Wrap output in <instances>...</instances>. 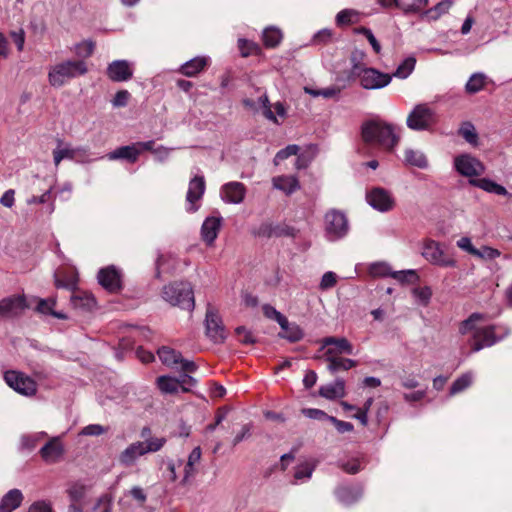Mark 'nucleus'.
<instances>
[{
    "label": "nucleus",
    "mask_w": 512,
    "mask_h": 512,
    "mask_svg": "<svg viewBox=\"0 0 512 512\" xmlns=\"http://www.w3.org/2000/svg\"><path fill=\"white\" fill-rule=\"evenodd\" d=\"M130 93L127 90L118 91L113 100L112 104L114 107H125L128 104Z\"/></svg>",
    "instance_id": "obj_61"
},
{
    "label": "nucleus",
    "mask_w": 512,
    "mask_h": 512,
    "mask_svg": "<svg viewBox=\"0 0 512 512\" xmlns=\"http://www.w3.org/2000/svg\"><path fill=\"white\" fill-rule=\"evenodd\" d=\"M319 395L335 400L345 396V382L342 379H336L334 383L323 385L319 388Z\"/></svg>",
    "instance_id": "obj_28"
},
{
    "label": "nucleus",
    "mask_w": 512,
    "mask_h": 512,
    "mask_svg": "<svg viewBox=\"0 0 512 512\" xmlns=\"http://www.w3.org/2000/svg\"><path fill=\"white\" fill-rule=\"evenodd\" d=\"M360 79V84L364 89L374 90L381 89L390 84L392 76L387 73H382L374 68H367L357 76Z\"/></svg>",
    "instance_id": "obj_14"
},
{
    "label": "nucleus",
    "mask_w": 512,
    "mask_h": 512,
    "mask_svg": "<svg viewBox=\"0 0 512 512\" xmlns=\"http://www.w3.org/2000/svg\"><path fill=\"white\" fill-rule=\"evenodd\" d=\"M56 301L55 299H47V300H40L37 305V310L42 314H50L56 318L59 319H66V315L60 312H56L53 310V307L55 306Z\"/></svg>",
    "instance_id": "obj_45"
},
{
    "label": "nucleus",
    "mask_w": 512,
    "mask_h": 512,
    "mask_svg": "<svg viewBox=\"0 0 512 512\" xmlns=\"http://www.w3.org/2000/svg\"><path fill=\"white\" fill-rule=\"evenodd\" d=\"M157 354L161 362L171 369L186 373H193L197 370V365L193 361L184 359L179 352L170 347H161Z\"/></svg>",
    "instance_id": "obj_9"
},
{
    "label": "nucleus",
    "mask_w": 512,
    "mask_h": 512,
    "mask_svg": "<svg viewBox=\"0 0 512 512\" xmlns=\"http://www.w3.org/2000/svg\"><path fill=\"white\" fill-rule=\"evenodd\" d=\"M337 283V275L334 272L328 271L324 273L320 282L321 290H328L334 287Z\"/></svg>",
    "instance_id": "obj_58"
},
{
    "label": "nucleus",
    "mask_w": 512,
    "mask_h": 512,
    "mask_svg": "<svg viewBox=\"0 0 512 512\" xmlns=\"http://www.w3.org/2000/svg\"><path fill=\"white\" fill-rule=\"evenodd\" d=\"M22 501V492L19 489H12L2 497L0 512H12L21 505Z\"/></svg>",
    "instance_id": "obj_30"
},
{
    "label": "nucleus",
    "mask_w": 512,
    "mask_h": 512,
    "mask_svg": "<svg viewBox=\"0 0 512 512\" xmlns=\"http://www.w3.org/2000/svg\"><path fill=\"white\" fill-rule=\"evenodd\" d=\"M163 299L173 306L191 311L194 308V296L189 283H172L163 288Z\"/></svg>",
    "instance_id": "obj_5"
},
{
    "label": "nucleus",
    "mask_w": 512,
    "mask_h": 512,
    "mask_svg": "<svg viewBox=\"0 0 512 512\" xmlns=\"http://www.w3.org/2000/svg\"><path fill=\"white\" fill-rule=\"evenodd\" d=\"M369 272L372 276L385 277L391 276V268L385 263H375L369 268Z\"/></svg>",
    "instance_id": "obj_56"
},
{
    "label": "nucleus",
    "mask_w": 512,
    "mask_h": 512,
    "mask_svg": "<svg viewBox=\"0 0 512 512\" xmlns=\"http://www.w3.org/2000/svg\"><path fill=\"white\" fill-rule=\"evenodd\" d=\"M361 494L362 492L360 489L353 487H340L336 491V495L339 501H341L344 504H351L355 502L357 499L360 498Z\"/></svg>",
    "instance_id": "obj_38"
},
{
    "label": "nucleus",
    "mask_w": 512,
    "mask_h": 512,
    "mask_svg": "<svg viewBox=\"0 0 512 512\" xmlns=\"http://www.w3.org/2000/svg\"><path fill=\"white\" fill-rule=\"evenodd\" d=\"M357 13L354 10L345 9L340 11L336 16L338 25H347L356 22Z\"/></svg>",
    "instance_id": "obj_54"
},
{
    "label": "nucleus",
    "mask_w": 512,
    "mask_h": 512,
    "mask_svg": "<svg viewBox=\"0 0 512 512\" xmlns=\"http://www.w3.org/2000/svg\"><path fill=\"white\" fill-rule=\"evenodd\" d=\"M328 362V370L334 374L337 373L340 370L347 371L353 367H356L358 365V362L349 359V358H343V357H337L335 359H332Z\"/></svg>",
    "instance_id": "obj_36"
},
{
    "label": "nucleus",
    "mask_w": 512,
    "mask_h": 512,
    "mask_svg": "<svg viewBox=\"0 0 512 512\" xmlns=\"http://www.w3.org/2000/svg\"><path fill=\"white\" fill-rule=\"evenodd\" d=\"M94 49L95 43L93 41L86 40L75 46V53L78 57L85 59L93 54Z\"/></svg>",
    "instance_id": "obj_49"
},
{
    "label": "nucleus",
    "mask_w": 512,
    "mask_h": 512,
    "mask_svg": "<svg viewBox=\"0 0 512 512\" xmlns=\"http://www.w3.org/2000/svg\"><path fill=\"white\" fill-rule=\"evenodd\" d=\"M111 500L112 499L108 494L100 496L93 507V512H110Z\"/></svg>",
    "instance_id": "obj_57"
},
{
    "label": "nucleus",
    "mask_w": 512,
    "mask_h": 512,
    "mask_svg": "<svg viewBox=\"0 0 512 512\" xmlns=\"http://www.w3.org/2000/svg\"><path fill=\"white\" fill-rule=\"evenodd\" d=\"M362 138L367 144L392 151L400 141V133L392 124L381 120H370L362 126Z\"/></svg>",
    "instance_id": "obj_1"
},
{
    "label": "nucleus",
    "mask_w": 512,
    "mask_h": 512,
    "mask_svg": "<svg viewBox=\"0 0 512 512\" xmlns=\"http://www.w3.org/2000/svg\"><path fill=\"white\" fill-rule=\"evenodd\" d=\"M202 451L199 446L195 447L188 456L187 462L184 466L183 478L180 484L187 486L195 478L198 473L197 466L200 463Z\"/></svg>",
    "instance_id": "obj_22"
},
{
    "label": "nucleus",
    "mask_w": 512,
    "mask_h": 512,
    "mask_svg": "<svg viewBox=\"0 0 512 512\" xmlns=\"http://www.w3.org/2000/svg\"><path fill=\"white\" fill-rule=\"evenodd\" d=\"M436 123V112L427 104L416 105L406 120L407 127L414 131L430 130Z\"/></svg>",
    "instance_id": "obj_6"
},
{
    "label": "nucleus",
    "mask_w": 512,
    "mask_h": 512,
    "mask_svg": "<svg viewBox=\"0 0 512 512\" xmlns=\"http://www.w3.org/2000/svg\"><path fill=\"white\" fill-rule=\"evenodd\" d=\"M97 278L99 284L111 293H116L122 288L121 273L113 265L100 269Z\"/></svg>",
    "instance_id": "obj_16"
},
{
    "label": "nucleus",
    "mask_w": 512,
    "mask_h": 512,
    "mask_svg": "<svg viewBox=\"0 0 512 512\" xmlns=\"http://www.w3.org/2000/svg\"><path fill=\"white\" fill-rule=\"evenodd\" d=\"M391 277L401 283H409L418 279L415 270L392 271Z\"/></svg>",
    "instance_id": "obj_51"
},
{
    "label": "nucleus",
    "mask_w": 512,
    "mask_h": 512,
    "mask_svg": "<svg viewBox=\"0 0 512 512\" xmlns=\"http://www.w3.org/2000/svg\"><path fill=\"white\" fill-rule=\"evenodd\" d=\"M452 5V2L450 0H445L442 2H439L433 9H430L426 12V14L433 19L438 18L440 15L446 13Z\"/></svg>",
    "instance_id": "obj_55"
},
{
    "label": "nucleus",
    "mask_w": 512,
    "mask_h": 512,
    "mask_svg": "<svg viewBox=\"0 0 512 512\" xmlns=\"http://www.w3.org/2000/svg\"><path fill=\"white\" fill-rule=\"evenodd\" d=\"M238 47H239V50L243 57H247L249 55L256 54L260 50V48L257 44H255L254 42L245 40V39L238 40Z\"/></svg>",
    "instance_id": "obj_52"
},
{
    "label": "nucleus",
    "mask_w": 512,
    "mask_h": 512,
    "mask_svg": "<svg viewBox=\"0 0 512 512\" xmlns=\"http://www.w3.org/2000/svg\"><path fill=\"white\" fill-rule=\"evenodd\" d=\"M299 151V147L295 144L288 145L284 149L278 151L274 157V164L279 165V163L290 156L296 155Z\"/></svg>",
    "instance_id": "obj_53"
},
{
    "label": "nucleus",
    "mask_w": 512,
    "mask_h": 512,
    "mask_svg": "<svg viewBox=\"0 0 512 512\" xmlns=\"http://www.w3.org/2000/svg\"><path fill=\"white\" fill-rule=\"evenodd\" d=\"M404 162L406 165L415 166L420 169L428 167V160L423 152L408 148L404 152Z\"/></svg>",
    "instance_id": "obj_33"
},
{
    "label": "nucleus",
    "mask_w": 512,
    "mask_h": 512,
    "mask_svg": "<svg viewBox=\"0 0 512 512\" xmlns=\"http://www.w3.org/2000/svg\"><path fill=\"white\" fill-rule=\"evenodd\" d=\"M243 105L251 110H257L258 108H261L263 110V115L273 121L274 123H278L277 118L274 114V112L271 109V106L269 104V100L266 94H263L259 96L258 102L256 103L252 99H244Z\"/></svg>",
    "instance_id": "obj_27"
},
{
    "label": "nucleus",
    "mask_w": 512,
    "mask_h": 512,
    "mask_svg": "<svg viewBox=\"0 0 512 512\" xmlns=\"http://www.w3.org/2000/svg\"><path fill=\"white\" fill-rule=\"evenodd\" d=\"M325 230L329 240L344 237L349 230L348 220L344 213L331 210L325 215Z\"/></svg>",
    "instance_id": "obj_10"
},
{
    "label": "nucleus",
    "mask_w": 512,
    "mask_h": 512,
    "mask_svg": "<svg viewBox=\"0 0 512 512\" xmlns=\"http://www.w3.org/2000/svg\"><path fill=\"white\" fill-rule=\"evenodd\" d=\"M365 58L366 54L361 50H354L351 53L350 61L352 65V74L354 76H358L362 73L363 70H366L367 67H365Z\"/></svg>",
    "instance_id": "obj_42"
},
{
    "label": "nucleus",
    "mask_w": 512,
    "mask_h": 512,
    "mask_svg": "<svg viewBox=\"0 0 512 512\" xmlns=\"http://www.w3.org/2000/svg\"><path fill=\"white\" fill-rule=\"evenodd\" d=\"M109 160L124 159L131 163L137 161L139 157L138 147L135 143L127 146H121L116 150L110 152L106 156Z\"/></svg>",
    "instance_id": "obj_29"
},
{
    "label": "nucleus",
    "mask_w": 512,
    "mask_h": 512,
    "mask_svg": "<svg viewBox=\"0 0 512 512\" xmlns=\"http://www.w3.org/2000/svg\"><path fill=\"white\" fill-rule=\"evenodd\" d=\"M459 135L463 137L468 143L475 144L478 140V135L474 125L470 122H464L460 129Z\"/></svg>",
    "instance_id": "obj_47"
},
{
    "label": "nucleus",
    "mask_w": 512,
    "mask_h": 512,
    "mask_svg": "<svg viewBox=\"0 0 512 512\" xmlns=\"http://www.w3.org/2000/svg\"><path fill=\"white\" fill-rule=\"evenodd\" d=\"M9 39L16 45L18 51H22L25 42V33L22 29L12 31L9 34Z\"/></svg>",
    "instance_id": "obj_62"
},
{
    "label": "nucleus",
    "mask_w": 512,
    "mask_h": 512,
    "mask_svg": "<svg viewBox=\"0 0 512 512\" xmlns=\"http://www.w3.org/2000/svg\"><path fill=\"white\" fill-rule=\"evenodd\" d=\"M483 320V315L473 313L470 317L464 320L459 327V332L462 335L472 333L469 340L472 352H478L485 347H490L503 338L495 335V326L477 327L476 323Z\"/></svg>",
    "instance_id": "obj_2"
},
{
    "label": "nucleus",
    "mask_w": 512,
    "mask_h": 512,
    "mask_svg": "<svg viewBox=\"0 0 512 512\" xmlns=\"http://www.w3.org/2000/svg\"><path fill=\"white\" fill-rule=\"evenodd\" d=\"M415 65L416 59L414 57H407L399 64L396 71L391 76L406 79L415 69Z\"/></svg>",
    "instance_id": "obj_40"
},
{
    "label": "nucleus",
    "mask_w": 512,
    "mask_h": 512,
    "mask_svg": "<svg viewBox=\"0 0 512 512\" xmlns=\"http://www.w3.org/2000/svg\"><path fill=\"white\" fill-rule=\"evenodd\" d=\"M368 204L379 212H388L395 207V198L392 193L382 187H374L367 191Z\"/></svg>",
    "instance_id": "obj_13"
},
{
    "label": "nucleus",
    "mask_w": 512,
    "mask_h": 512,
    "mask_svg": "<svg viewBox=\"0 0 512 512\" xmlns=\"http://www.w3.org/2000/svg\"><path fill=\"white\" fill-rule=\"evenodd\" d=\"M275 189L286 194H291L300 188L299 181L295 176H277L272 179Z\"/></svg>",
    "instance_id": "obj_32"
},
{
    "label": "nucleus",
    "mask_w": 512,
    "mask_h": 512,
    "mask_svg": "<svg viewBox=\"0 0 512 512\" xmlns=\"http://www.w3.org/2000/svg\"><path fill=\"white\" fill-rule=\"evenodd\" d=\"M247 189L241 182L232 181L224 184L220 189L221 199L229 204H240L246 196Z\"/></svg>",
    "instance_id": "obj_21"
},
{
    "label": "nucleus",
    "mask_w": 512,
    "mask_h": 512,
    "mask_svg": "<svg viewBox=\"0 0 512 512\" xmlns=\"http://www.w3.org/2000/svg\"><path fill=\"white\" fill-rule=\"evenodd\" d=\"M469 183L472 186L480 188L488 193L502 195V196L510 195L504 186L494 182L493 180H491L489 178L469 179Z\"/></svg>",
    "instance_id": "obj_25"
},
{
    "label": "nucleus",
    "mask_w": 512,
    "mask_h": 512,
    "mask_svg": "<svg viewBox=\"0 0 512 512\" xmlns=\"http://www.w3.org/2000/svg\"><path fill=\"white\" fill-rule=\"evenodd\" d=\"M107 76L113 82H126L133 77V64L127 60H114L107 67Z\"/></svg>",
    "instance_id": "obj_18"
},
{
    "label": "nucleus",
    "mask_w": 512,
    "mask_h": 512,
    "mask_svg": "<svg viewBox=\"0 0 512 512\" xmlns=\"http://www.w3.org/2000/svg\"><path fill=\"white\" fill-rule=\"evenodd\" d=\"M469 183L472 186L480 188L488 193L502 195V196L510 195L504 186L494 182L493 180H491L489 178L469 179Z\"/></svg>",
    "instance_id": "obj_26"
},
{
    "label": "nucleus",
    "mask_w": 512,
    "mask_h": 512,
    "mask_svg": "<svg viewBox=\"0 0 512 512\" xmlns=\"http://www.w3.org/2000/svg\"><path fill=\"white\" fill-rule=\"evenodd\" d=\"M236 334L239 339V341L243 344H252L255 342V339L252 335V333L247 330L245 327H238L236 328Z\"/></svg>",
    "instance_id": "obj_63"
},
{
    "label": "nucleus",
    "mask_w": 512,
    "mask_h": 512,
    "mask_svg": "<svg viewBox=\"0 0 512 512\" xmlns=\"http://www.w3.org/2000/svg\"><path fill=\"white\" fill-rule=\"evenodd\" d=\"M282 37L281 31L275 27L266 28L262 36L264 45L268 48L276 47L281 42Z\"/></svg>",
    "instance_id": "obj_41"
},
{
    "label": "nucleus",
    "mask_w": 512,
    "mask_h": 512,
    "mask_svg": "<svg viewBox=\"0 0 512 512\" xmlns=\"http://www.w3.org/2000/svg\"><path fill=\"white\" fill-rule=\"evenodd\" d=\"M456 245L459 249L467 252L468 254L474 256L477 253V248L472 244L471 238L469 237H461L457 240Z\"/></svg>",
    "instance_id": "obj_59"
},
{
    "label": "nucleus",
    "mask_w": 512,
    "mask_h": 512,
    "mask_svg": "<svg viewBox=\"0 0 512 512\" xmlns=\"http://www.w3.org/2000/svg\"><path fill=\"white\" fill-rule=\"evenodd\" d=\"M315 469V463L312 461H306L298 465L295 469L294 478L296 481H307L311 478L312 473Z\"/></svg>",
    "instance_id": "obj_44"
},
{
    "label": "nucleus",
    "mask_w": 512,
    "mask_h": 512,
    "mask_svg": "<svg viewBox=\"0 0 512 512\" xmlns=\"http://www.w3.org/2000/svg\"><path fill=\"white\" fill-rule=\"evenodd\" d=\"M62 454L63 446L58 438H53L40 449V455L47 463H56Z\"/></svg>",
    "instance_id": "obj_23"
},
{
    "label": "nucleus",
    "mask_w": 512,
    "mask_h": 512,
    "mask_svg": "<svg viewBox=\"0 0 512 512\" xmlns=\"http://www.w3.org/2000/svg\"><path fill=\"white\" fill-rule=\"evenodd\" d=\"M205 188L206 185L203 176H195L190 180L186 195L188 212H195L198 210L199 206L197 205V202L200 201L204 195Z\"/></svg>",
    "instance_id": "obj_19"
},
{
    "label": "nucleus",
    "mask_w": 512,
    "mask_h": 512,
    "mask_svg": "<svg viewBox=\"0 0 512 512\" xmlns=\"http://www.w3.org/2000/svg\"><path fill=\"white\" fill-rule=\"evenodd\" d=\"M474 380V375L471 372L465 373L458 377L450 387L449 395L454 396L465 389H467Z\"/></svg>",
    "instance_id": "obj_37"
},
{
    "label": "nucleus",
    "mask_w": 512,
    "mask_h": 512,
    "mask_svg": "<svg viewBox=\"0 0 512 512\" xmlns=\"http://www.w3.org/2000/svg\"><path fill=\"white\" fill-rule=\"evenodd\" d=\"M422 256L431 264L440 267L454 268L457 266V261L448 256L441 244L433 239H425L422 245Z\"/></svg>",
    "instance_id": "obj_7"
},
{
    "label": "nucleus",
    "mask_w": 512,
    "mask_h": 512,
    "mask_svg": "<svg viewBox=\"0 0 512 512\" xmlns=\"http://www.w3.org/2000/svg\"><path fill=\"white\" fill-rule=\"evenodd\" d=\"M486 84V76L483 73H474L470 76L465 85L468 94H475L481 91Z\"/></svg>",
    "instance_id": "obj_39"
},
{
    "label": "nucleus",
    "mask_w": 512,
    "mask_h": 512,
    "mask_svg": "<svg viewBox=\"0 0 512 512\" xmlns=\"http://www.w3.org/2000/svg\"><path fill=\"white\" fill-rule=\"evenodd\" d=\"M26 307V301L23 296H8L0 300V316L4 318L16 317L20 315Z\"/></svg>",
    "instance_id": "obj_20"
},
{
    "label": "nucleus",
    "mask_w": 512,
    "mask_h": 512,
    "mask_svg": "<svg viewBox=\"0 0 512 512\" xmlns=\"http://www.w3.org/2000/svg\"><path fill=\"white\" fill-rule=\"evenodd\" d=\"M87 72L88 67L83 59H68L49 68L48 81L51 86L60 88L70 80L83 76Z\"/></svg>",
    "instance_id": "obj_3"
},
{
    "label": "nucleus",
    "mask_w": 512,
    "mask_h": 512,
    "mask_svg": "<svg viewBox=\"0 0 512 512\" xmlns=\"http://www.w3.org/2000/svg\"><path fill=\"white\" fill-rule=\"evenodd\" d=\"M500 255L501 252L498 249L490 246H482L480 249L477 248V253H475L474 257L482 260H493L500 257Z\"/></svg>",
    "instance_id": "obj_50"
},
{
    "label": "nucleus",
    "mask_w": 512,
    "mask_h": 512,
    "mask_svg": "<svg viewBox=\"0 0 512 512\" xmlns=\"http://www.w3.org/2000/svg\"><path fill=\"white\" fill-rule=\"evenodd\" d=\"M157 386L163 393L176 394L181 392L180 382L175 377L160 376L157 378Z\"/></svg>",
    "instance_id": "obj_35"
},
{
    "label": "nucleus",
    "mask_w": 512,
    "mask_h": 512,
    "mask_svg": "<svg viewBox=\"0 0 512 512\" xmlns=\"http://www.w3.org/2000/svg\"><path fill=\"white\" fill-rule=\"evenodd\" d=\"M71 303L75 308L89 310L95 306L96 301L90 293L78 291L72 294Z\"/></svg>",
    "instance_id": "obj_34"
},
{
    "label": "nucleus",
    "mask_w": 512,
    "mask_h": 512,
    "mask_svg": "<svg viewBox=\"0 0 512 512\" xmlns=\"http://www.w3.org/2000/svg\"><path fill=\"white\" fill-rule=\"evenodd\" d=\"M28 512H53L51 504L47 501L40 500L34 502L30 507Z\"/></svg>",
    "instance_id": "obj_64"
},
{
    "label": "nucleus",
    "mask_w": 512,
    "mask_h": 512,
    "mask_svg": "<svg viewBox=\"0 0 512 512\" xmlns=\"http://www.w3.org/2000/svg\"><path fill=\"white\" fill-rule=\"evenodd\" d=\"M107 428L100 424H90L84 427L81 434L86 436H99L107 432Z\"/></svg>",
    "instance_id": "obj_60"
},
{
    "label": "nucleus",
    "mask_w": 512,
    "mask_h": 512,
    "mask_svg": "<svg viewBox=\"0 0 512 512\" xmlns=\"http://www.w3.org/2000/svg\"><path fill=\"white\" fill-rule=\"evenodd\" d=\"M208 63V57L198 56L184 63L180 68V72L187 77H193L201 72Z\"/></svg>",
    "instance_id": "obj_31"
},
{
    "label": "nucleus",
    "mask_w": 512,
    "mask_h": 512,
    "mask_svg": "<svg viewBox=\"0 0 512 512\" xmlns=\"http://www.w3.org/2000/svg\"><path fill=\"white\" fill-rule=\"evenodd\" d=\"M279 335L290 342H297L303 338V331L296 323H291Z\"/></svg>",
    "instance_id": "obj_46"
},
{
    "label": "nucleus",
    "mask_w": 512,
    "mask_h": 512,
    "mask_svg": "<svg viewBox=\"0 0 512 512\" xmlns=\"http://www.w3.org/2000/svg\"><path fill=\"white\" fill-rule=\"evenodd\" d=\"M164 437H152L145 441H136L128 445L118 456V462L123 467H132L137 460L148 454L158 452L165 445Z\"/></svg>",
    "instance_id": "obj_4"
},
{
    "label": "nucleus",
    "mask_w": 512,
    "mask_h": 512,
    "mask_svg": "<svg viewBox=\"0 0 512 512\" xmlns=\"http://www.w3.org/2000/svg\"><path fill=\"white\" fill-rule=\"evenodd\" d=\"M4 380L9 387L22 395L32 396L37 391L36 382L21 372L7 371Z\"/></svg>",
    "instance_id": "obj_11"
},
{
    "label": "nucleus",
    "mask_w": 512,
    "mask_h": 512,
    "mask_svg": "<svg viewBox=\"0 0 512 512\" xmlns=\"http://www.w3.org/2000/svg\"><path fill=\"white\" fill-rule=\"evenodd\" d=\"M206 334L215 343L224 341L226 334L218 313L211 307L206 312Z\"/></svg>",
    "instance_id": "obj_17"
},
{
    "label": "nucleus",
    "mask_w": 512,
    "mask_h": 512,
    "mask_svg": "<svg viewBox=\"0 0 512 512\" xmlns=\"http://www.w3.org/2000/svg\"><path fill=\"white\" fill-rule=\"evenodd\" d=\"M320 351H323V357L330 361L342 354L352 355L353 345L344 337H325L320 340Z\"/></svg>",
    "instance_id": "obj_8"
},
{
    "label": "nucleus",
    "mask_w": 512,
    "mask_h": 512,
    "mask_svg": "<svg viewBox=\"0 0 512 512\" xmlns=\"http://www.w3.org/2000/svg\"><path fill=\"white\" fill-rule=\"evenodd\" d=\"M221 226V218L220 217H208L201 228V234L203 240L211 245L218 236V232Z\"/></svg>",
    "instance_id": "obj_24"
},
{
    "label": "nucleus",
    "mask_w": 512,
    "mask_h": 512,
    "mask_svg": "<svg viewBox=\"0 0 512 512\" xmlns=\"http://www.w3.org/2000/svg\"><path fill=\"white\" fill-rule=\"evenodd\" d=\"M63 159H69L76 162H87L88 150L84 147H72L70 145L62 147V141H59L58 147L53 151L55 166H58Z\"/></svg>",
    "instance_id": "obj_15"
},
{
    "label": "nucleus",
    "mask_w": 512,
    "mask_h": 512,
    "mask_svg": "<svg viewBox=\"0 0 512 512\" xmlns=\"http://www.w3.org/2000/svg\"><path fill=\"white\" fill-rule=\"evenodd\" d=\"M412 293L422 306H427L432 297V290L428 286L414 288Z\"/></svg>",
    "instance_id": "obj_48"
},
{
    "label": "nucleus",
    "mask_w": 512,
    "mask_h": 512,
    "mask_svg": "<svg viewBox=\"0 0 512 512\" xmlns=\"http://www.w3.org/2000/svg\"><path fill=\"white\" fill-rule=\"evenodd\" d=\"M428 0H398V8L404 13H417L422 11Z\"/></svg>",
    "instance_id": "obj_43"
},
{
    "label": "nucleus",
    "mask_w": 512,
    "mask_h": 512,
    "mask_svg": "<svg viewBox=\"0 0 512 512\" xmlns=\"http://www.w3.org/2000/svg\"><path fill=\"white\" fill-rule=\"evenodd\" d=\"M454 168L460 175L470 179H477L476 177L485 172L483 163L469 154H462L455 157Z\"/></svg>",
    "instance_id": "obj_12"
}]
</instances>
